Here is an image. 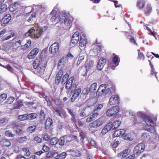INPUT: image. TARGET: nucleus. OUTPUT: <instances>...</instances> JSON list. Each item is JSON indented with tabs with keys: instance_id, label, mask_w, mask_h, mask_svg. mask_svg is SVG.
<instances>
[{
	"instance_id": "31",
	"label": "nucleus",
	"mask_w": 159,
	"mask_h": 159,
	"mask_svg": "<svg viewBox=\"0 0 159 159\" xmlns=\"http://www.w3.org/2000/svg\"><path fill=\"white\" fill-rule=\"evenodd\" d=\"M23 105L21 101H18L14 104L13 109H18Z\"/></svg>"
},
{
	"instance_id": "34",
	"label": "nucleus",
	"mask_w": 159,
	"mask_h": 159,
	"mask_svg": "<svg viewBox=\"0 0 159 159\" xmlns=\"http://www.w3.org/2000/svg\"><path fill=\"white\" fill-rule=\"evenodd\" d=\"M128 150L126 149L123 151L122 152L119 153L118 154V157L122 158L127 155Z\"/></svg>"
},
{
	"instance_id": "33",
	"label": "nucleus",
	"mask_w": 159,
	"mask_h": 159,
	"mask_svg": "<svg viewBox=\"0 0 159 159\" xmlns=\"http://www.w3.org/2000/svg\"><path fill=\"white\" fill-rule=\"evenodd\" d=\"M93 64L94 61H93L91 60L89 61L88 64L85 66L86 70V72L85 73V74L87 71L89 70L90 69L93 67Z\"/></svg>"
},
{
	"instance_id": "42",
	"label": "nucleus",
	"mask_w": 159,
	"mask_h": 159,
	"mask_svg": "<svg viewBox=\"0 0 159 159\" xmlns=\"http://www.w3.org/2000/svg\"><path fill=\"white\" fill-rule=\"evenodd\" d=\"M0 143H3V145L4 146H9L11 144L10 142L8 141V140H2Z\"/></svg>"
},
{
	"instance_id": "43",
	"label": "nucleus",
	"mask_w": 159,
	"mask_h": 159,
	"mask_svg": "<svg viewBox=\"0 0 159 159\" xmlns=\"http://www.w3.org/2000/svg\"><path fill=\"white\" fill-rule=\"evenodd\" d=\"M28 119L33 120L36 118L37 115L35 113H31L27 115Z\"/></svg>"
},
{
	"instance_id": "3",
	"label": "nucleus",
	"mask_w": 159,
	"mask_h": 159,
	"mask_svg": "<svg viewBox=\"0 0 159 159\" xmlns=\"http://www.w3.org/2000/svg\"><path fill=\"white\" fill-rule=\"evenodd\" d=\"M114 90L112 88H108L106 89L105 84L101 85L99 87L96 93V94L98 96H102L103 93L108 94V95L114 93Z\"/></svg>"
},
{
	"instance_id": "19",
	"label": "nucleus",
	"mask_w": 159,
	"mask_h": 159,
	"mask_svg": "<svg viewBox=\"0 0 159 159\" xmlns=\"http://www.w3.org/2000/svg\"><path fill=\"white\" fill-rule=\"evenodd\" d=\"M20 7V5L19 3L15 2L10 4L9 7V8L10 11L13 12L19 8Z\"/></svg>"
},
{
	"instance_id": "28",
	"label": "nucleus",
	"mask_w": 159,
	"mask_h": 159,
	"mask_svg": "<svg viewBox=\"0 0 159 159\" xmlns=\"http://www.w3.org/2000/svg\"><path fill=\"white\" fill-rule=\"evenodd\" d=\"M53 124L52 119L50 118H48L46 120L45 124V128L46 129H49Z\"/></svg>"
},
{
	"instance_id": "62",
	"label": "nucleus",
	"mask_w": 159,
	"mask_h": 159,
	"mask_svg": "<svg viewBox=\"0 0 159 159\" xmlns=\"http://www.w3.org/2000/svg\"><path fill=\"white\" fill-rule=\"evenodd\" d=\"M108 131L109 130L107 129V128L105 126L102 130L101 132L102 134H104L107 133Z\"/></svg>"
},
{
	"instance_id": "10",
	"label": "nucleus",
	"mask_w": 159,
	"mask_h": 159,
	"mask_svg": "<svg viewBox=\"0 0 159 159\" xmlns=\"http://www.w3.org/2000/svg\"><path fill=\"white\" fill-rule=\"evenodd\" d=\"M70 115L72 116L71 120L75 123V126L77 127V125L79 126H82L83 125V123L81 121H77L78 119L77 117L76 113L75 112H72L70 111Z\"/></svg>"
},
{
	"instance_id": "37",
	"label": "nucleus",
	"mask_w": 159,
	"mask_h": 159,
	"mask_svg": "<svg viewBox=\"0 0 159 159\" xmlns=\"http://www.w3.org/2000/svg\"><path fill=\"white\" fill-rule=\"evenodd\" d=\"M28 116L26 114L19 115L18 117V120L20 121L26 120L28 119Z\"/></svg>"
},
{
	"instance_id": "16",
	"label": "nucleus",
	"mask_w": 159,
	"mask_h": 159,
	"mask_svg": "<svg viewBox=\"0 0 159 159\" xmlns=\"http://www.w3.org/2000/svg\"><path fill=\"white\" fill-rule=\"evenodd\" d=\"M103 124L102 121L100 119H97L89 124V126L91 128H96L100 127Z\"/></svg>"
},
{
	"instance_id": "49",
	"label": "nucleus",
	"mask_w": 159,
	"mask_h": 159,
	"mask_svg": "<svg viewBox=\"0 0 159 159\" xmlns=\"http://www.w3.org/2000/svg\"><path fill=\"white\" fill-rule=\"evenodd\" d=\"M109 131L110 130H114V128L112 125V122H109L105 126Z\"/></svg>"
},
{
	"instance_id": "32",
	"label": "nucleus",
	"mask_w": 159,
	"mask_h": 159,
	"mask_svg": "<svg viewBox=\"0 0 159 159\" xmlns=\"http://www.w3.org/2000/svg\"><path fill=\"white\" fill-rule=\"evenodd\" d=\"M121 123V121L120 120H117L112 123L114 129H115L117 128L120 126Z\"/></svg>"
},
{
	"instance_id": "8",
	"label": "nucleus",
	"mask_w": 159,
	"mask_h": 159,
	"mask_svg": "<svg viewBox=\"0 0 159 159\" xmlns=\"http://www.w3.org/2000/svg\"><path fill=\"white\" fill-rule=\"evenodd\" d=\"M145 148V146L143 143H139L135 147L134 149V154L138 155H139L143 151Z\"/></svg>"
},
{
	"instance_id": "26",
	"label": "nucleus",
	"mask_w": 159,
	"mask_h": 159,
	"mask_svg": "<svg viewBox=\"0 0 159 159\" xmlns=\"http://www.w3.org/2000/svg\"><path fill=\"white\" fill-rule=\"evenodd\" d=\"M43 64L40 61V59L36 58L33 63V66L34 69H36Z\"/></svg>"
},
{
	"instance_id": "27",
	"label": "nucleus",
	"mask_w": 159,
	"mask_h": 159,
	"mask_svg": "<svg viewBox=\"0 0 159 159\" xmlns=\"http://www.w3.org/2000/svg\"><path fill=\"white\" fill-rule=\"evenodd\" d=\"M152 7L150 4H147L146 7L145 8L144 11L146 15H149L152 12Z\"/></svg>"
},
{
	"instance_id": "59",
	"label": "nucleus",
	"mask_w": 159,
	"mask_h": 159,
	"mask_svg": "<svg viewBox=\"0 0 159 159\" xmlns=\"http://www.w3.org/2000/svg\"><path fill=\"white\" fill-rule=\"evenodd\" d=\"M86 108H84L81 111V112L80 113V115L81 116H85L86 114L85 113V110Z\"/></svg>"
},
{
	"instance_id": "21",
	"label": "nucleus",
	"mask_w": 159,
	"mask_h": 159,
	"mask_svg": "<svg viewBox=\"0 0 159 159\" xmlns=\"http://www.w3.org/2000/svg\"><path fill=\"white\" fill-rule=\"evenodd\" d=\"M145 0H138L136 3V7L140 10H143L145 6Z\"/></svg>"
},
{
	"instance_id": "5",
	"label": "nucleus",
	"mask_w": 159,
	"mask_h": 159,
	"mask_svg": "<svg viewBox=\"0 0 159 159\" xmlns=\"http://www.w3.org/2000/svg\"><path fill=\"white\" fill-rule=\"evenodd\" d=\"M34 31V38L38 39L39 38L43 33V31L42 28L39 29H37L36 30H34V27H31L28 31L25 33V35L26 36H29Z\"/></svg>"
},
{
	"instance_id": "29",
	"label": "nucleus",
	"mask_w": 159,
	"mask_h": 159,
	"mask_svg": "<svg viewBox=\"0 0 159 159\" xmlns=\"http://www.w3.org/2000/svg\"><path fill=\"white\" fill-rule=\"evenodd\" d=\"M15 35V33L12 32L10 33V35L8 36L7 35H5L4 36L2 37L1 39V41L3 42L5 40H7L10 39L11 38L13 37Z\"/></svg>"
},
{
	"instance_id": "54",
	"label": "nucleus",
	"mask_w": 159,
	"mask_h": 159,
	"mask_svg": "<svg viewBox=\"0 0 159 159\" xmlns=\"http://www.w3.org/2000/svg\"><path fill=\"white\" fill-rule=\"evenodd\" d=\"M144 58V57L143 54L140 52V50H138V59L139 60H143Z\"/></svg>"
},
{
	"instance_id": "15",
	"label": "nucleus",
	"mask_w": 159,
	"mask_h": 159,
	"mask_svg": "<svg viewBox=\"0 0 159 159\" xmlns=\"http://www.w3.org/2000/svg\"><path fill=\"white\" fill-rule=\"evenodd\" d=\"M119 98L117 95H113L110 98L109 103L111 105H113L119 102Z\"/></svg>"
},
{
	"instance_id": "17",
	"label": "nucleus",
	"mask_w": 159,
	"mask_h": 159,
	"mask_svg": "<svg viewBox=\"0 0 159 159\" xmlns=\"http://www.w3.org/2000/svg\"><path fill=\"white\" fill-rule=\"evenodd\" d=\"M120 60V59L118 56L116 55H115V57L113 58L112 60L114 64L113 65L111 64H109V66L111 68L114 69V68L118 65Z\"/></svg>"
},
{
	"instance_id": "6",
	"label": "nucleus",
	"mask_w": 159,
	"mask_h": 159,
	"mask_svg": "<svg viewBox=\"0 0 159 159\" xmlns=\"http://www.w3.org/2000/svg\"><path fill=\"white\" fill-rule=\"evenodd\" d=\"M119 111V107L115 106L111 107L107 111L106 114L107 116H111L116 114Z\"/></svg>"
},
{
	"instance_id": "56",
	"label": "nucleus",
	"mask_w": 159,
	"mask_h": 159,
	"mask_svg": "<svg viewBox=\"0 0 159 159\" xmlns=\"http://www.w3.org/2000/svg\"><path fill=\"white\" fill-rule=\"evenodd\" d=\"M103 107V105L102 104H99L97 106V107L95 108H94L93 110L94 111H96L98 112Z\"/></svg>"
},
{
	"instance_id": "11",
	"label": "nucleus",
	"mask_w": 159,
	"mask_h": 159,
	"mask_svg": "<svg viewBox=\"0 0 159 159\" xmlns=\"http://www.w3.org/2000/svg\"><path fill=\"white\" fill-rule=\"evenodd\" d=\"M39 51V49L38 48H34L28 55V58L29 59L34 58L38 54Z\"/></svg>"
},
{
	"instance_id": "45",
	"label": "nucleus",
	"mask_w": 159,
	"mask_h": 159,
	"mask_svg": "<svg viewBox=\"0 0 159 159\" xmlns=\"http://www.w3.org/2000/svg\"><path fill=\"white\" fill-rule=\"evenodd\" d=\"M101 49L100 47L95 46L94 47L93 51L94 52L95 55H97L98 53L101 51Z\"/></svg>"
},
{
	"instance_id": "13",
	"label": "nucleus",
	"mask_w": 159,
	"mask_h": 159,
	"mask_svg": "<svg viewBox=\"0 0 159 159\" xmlns=\"http://www.w3.org/2000/svg\"><path fill=\"white\" fill-rule=\"evenodd\" d=\"M106 63V60L103 57L101 58L98 60L97 63V68L99 70H102Z\"/></svg>"
},
{
	"instance_id": "23",
	"label": "nucleus",
	"mask_w": 159,
	"mask_h": 159,
	"mask_svg": "<svg viewBox=\"0 0 159 159\" xmlns=\"http://www.w3.org/2000/svg\"><path fill=\"white\" fill-rule=\"evenodd\" d=\"M63 71L60 70L56 75L55 79V83L56 84H58L61 81L63 75Z\"/></svg>"
},
{
	"instance_id": "46",
	"label": "nucleus",
	"mask_w": 159,
	"mask_h": 159,
	"mask_svg": "<svg viewBox=\"0 0 159 159\" xmlns=\"http://www.w3.org/2000/svg\"><path fill=\"white\" fill-rule=\"evenodd\" d=\"M15 98L13 97H10L7 99L5 102L7 104H11L15 100Z\"/></svg>"
},
{
	"instance_id": "25",
	"label": "nucleus",
	"mask_w": 159,
	"mask_h": 159,
	"mask_svg": "<svg viewBox=\"0 0 159 159\" xmlns=\"http://www.w3.org/2000/svg\"><path fill=\"white\" fill-rule=\"evenodd\" d=\"M57 11L54 10H53L50 13L49 15L51 16V21L52 22H55L56 21V20L57 18Z\"/></svg>"
},
{
	"instance_id": "24",
	"label": "nucleus",
	"mask_w": 159,
	"mask_h": 159,
	"mask_svg": "<svg viewBox=\"0 0 159 159\" xmlns=\"http://www.w3.org/2000/svg\"><path fill=\"white\" fill-rule=\"evenodd\" d=\"M87 43V38L85 34H83L80 36V45L81 47L85 46Z\"/></svg>"
},
{
	"instance_id": "7",
	"label": "nucleus",
	"mask_w": 159,
	"mask_h": 159,
	"mask_svg": "<svg viewBox=\"0 0 159 159\" xmlns=\"http://www.w3.org/2000/svg\"><path fill=\"white\" fill-rule=\"evenodd\" d=\"M59 20L67 25H69L70 19H68L67 14L65 12H61L59 15Z\"/></svg>"
},
{
	"instance_id": "64",
	"label": "nucleus",
	"mask_w": 159,
	"mask_h": 159,
	"mask_svg": "<svg viewBox=\"0 0 159 159\" xmlns=\"http://www.w3.org/2000/svg\"><path fill=\"white\" fill-rule=\"evenodd\" d=\"M120 143L119 141H117L116 142L114 143V144L112 145V147L113 148H116L117 147L118 145Z\"/></svg>"
},
{
	"instance_id": "51",
	"label": "nucleus",
	"mask_w": 159,
	"mask_h": 159,
	"mask_svg": "<svg viewBox=\"0 0 159 159\" xmlns=\"http://www.w3.org/2000/svg\"><path fill=\"white\" fill-rule=\"evenodd\" d=\"M99 115V113H98V112L96 111H95L93 110L92 115L90 116L93 119V120L95 119Z\"/></svg>"
},
{
	"instance_id": "22",
	"label": "nucleus",
	"mask_w": 159,
	"mask_h": 159,
	"mask_svg": "<svg viewBox=\"0 0 159 159\" xmlns=\"http://www.w3.org/2000/svg\"><path fill=\"white\" fill-rule=\"evenodd\" d=\"M45 69V64H43L36 69V71L39 75H42L44 73Z\"/></svg>"
},
{
	"instance_id": "61",
	"label": "nucleus",
	"mask_w": 159,
	"mask_h": 159,
	"mask_svg": "<svg viewBox=\"0 0 159 159\" xmlns=\"http://www.w3.org/2000/svg\"><path fill=\"white\" fill-rule=\"evenodd\" d=\"M60 159H63L64 158L66 157V153L65 152H63L61 154L58 155Z\"/></svg>"
},
{
	"instance_id": "53",
	"label": "nucleus",
	"mask_w": 159,
	"mask_h": 159,
	"mask_svg": "<svg viewBox=\"0 0 159 159\" xmlns=\"http://www.w3.org/2000/svg\"><path fill=\"white\" fill-rule=\"evenodd\" d=\"M2 66L6 68L8 70V71L11 72H13V68L10 65H8L6 66H5L3 65H2Z\"/></svg>"
},
{
	"instance_id": "48",
	"label": "nucleus",
	"mask_w": 159,
	"mask_h": 159,
	"mask_svg": "<svg viewBox=\"0 0 159 159\" xmlns=\"http://www.w3.org/2000/svg\"><path fill=\"white\" fill-rule=\"evenodd\" d=\"M36 17V14L35 13H33L29 18L28 19L27 21L29 22H31L34 21Z\"/></svg>"
},
{
	"instance_id": "9",
	"label": "nucleus",
	"mask_w": 159,
	"mask_h": 159,
	"mask_svg": "<svg viewBox=\"0 0 159 159\" xmlns=\"http://www.w3.org/2000/svg\"><path fill=\"white\" fill-rule=\"evenodd\" d=\"M11 128L16 131L17 134H21L22 132L23 128L22 126L18 125L16 121H13L11 124Z\"/></svg>"
},
{
	"instance_id": "58",
	"label": "nucleus",
	"mask_w": 159,
	"mask_h": 159,
	"mask_svg": "<svg viewBox=\"0 0 159 159\" xmlns=\"http://www.w3.org/2000/svg\"><path fill=\"white\" fill-rule=\"evenodd\" d=\"M52 157H56L58 156V154L57 152H56L55 150L51 151Z\"/></svg>"
},
{
	"instance_id": "39",
	"label": "nucleus",
	"mask_w": 159,
	"mask_h": 159,
	"mask_svg": "<svg viewBox=\"0 0 159 159\" xmlns=\"http://www.w3.org/2000/svg\"><path fill=\"white\" fill-rule=\"evenodd\" d=\"M144 28L145 29L147 30L148 31V32H149V33H148L149 34H150V33H151V34L153 36L155 37V39H157L156 37L155 36L156 33L155 32V31L154 30H153V31H152L149 28V27H147V26H145V25H144Z\"/></svg>"
},
{
	"instance_id": "40",
	"label": "nucleus",
	"mask_w": 159,
	"mask_h": 159,
	"mask_svg": "<svg viewBox=\"0 0 159 159\" xmlns=\"http://www.w3.org/2000/svg\"><path fill=\"white\" fill-rule=\"evenodd\" d=\"M90 90L91 93L94 92L97 88V84L96 83H94L91 85L90 87Z\"/></svg>"
},
{
	"instance_id": "50",
	"label": "nucleus",
	"mask_w": 159,
	"mask_h": 159,
	"mask_svg": "<svg viewBox=\"0 0 159 159\" xmlns=\"http://www.w3.org/2000/svg\"><path fill=\"white\" fill-rule=\"evenodd\" d=\"M5 135L6 136L9 137H13L15 136V134L12 133V132L10 130H8L5 132Z\"/></svg>"
},
{
	"instance_id": "30",
	"label": "nucleus",
	"mask_w": 159,
	"mask_h": 159,
	"mask_svg": "<svg viewBox=\"0 0 159 159\" xmlns=\"http://www.w3.org/2000/svg\"><path fill=\"white\" fill-rule=\"evenodd\" d=\"M31 43V40L30 39L28 40L24 45L21 46V49L23 51L26 50L30 46Z\"/></svg>"
},
{
	"instance_id": "55",
	"label": "nucleus",
	"mask_w": 159,
	"mask_h": 159,
	"mask_svg": "<svg viewBox=\"0 0 159 159\" xmlns=\"http://www.w3.org/2000/svg\"><path fill=\"white\" fill-rule=\"evenodd\" d=\"M23 151L25 152V155L26 156H28L30 155V152L28 148H23Z\"/></svg>"
},
{
	"instance_id": "60",
	"label": "nucleus",
	"mask_w": 159,
	"mask_h": 159,
	"mask_svg": "<svg viewBox=\"0 0 159 159\" xmlns=\"http://www.w3.org/2000/svg\"><path fill=\"white\" fill-rule=\"evenodd\" d=\"M58 140H50V143L52 145H55L58 143Z\"/></svg>"
},
{
	"instance_id": "47",
	"label": "nucleus",
	"mask_w": 159,
	"mask_h": 159,
	"mask_svg": "<svg viewBox=\"0 0 159 159\" xmlns=\"http://www.w3.org/2000/svg\"><path fill=\"white\" fill-rule=\"evenodd\" d=\"M36 128V125H32L29 127L27 129V131L30 133H32L34 131Z\"/></svg>"
},
{
	"instance_id": "36",
	"label": "nucleus",
	"mask_w": 159,
	"mask_h": 159,
	"mask_svg": "<svg viewBox=\"0 0 159 159\" xmlns=\"http://www.w3.org/2000/svg\"><path fill=\"white\" fill-rule=\"evenodd\" d=\"M65 65V62L63 61L61 59L60 60L59 62L58 63L57 66V68L60 69V70H62V69L64 67Z\"/></svg>"
},
{
	"instance_id": "35",
	"label": "nucleus",
	"mask_w": 159,
	"mask_h": 159,
	"mask_svg": "<svg viewBox=\"0 0 159 159\" xmlns=\"http://www.w3.org/2000/svg\"><path fill=\"white\" fill-rule=\"evenodd\" d=\"M8 7L6 4H2L0 6V14L5 12L7 9Z\"/></svg>"
},
{
	"instance_id": "12",
	"label": "nucleus",
	"mask_w": 159,
	"mask_h": 159,
	"mask_svg": "<svg viewBox=\"0 0 159 159\" xmlns=\"http://www.w3.org/2000/svg\"><path fill=\"white\" fill-rule=\"evenodd\" d=\"M59 48V43L55 42L51 45L49 48V51L52 54H54L58 51Z\"/></svg>"
},
{
	"instance_id": "2",
	"label": "nucleus",
	"mask_w": 159,
	"mask_h": 159,
	"mask_svg": "<svg viewBox=\"0 0 159 159\" xmlns=\"http://www.w3.org/2000/svg\"><path fill=\"white\" fill-rule=\"evenodd\" d=\"M137 116L138 117L136 118V120L134 122L135 123H138L139 122L137 120H139L141 118L144 120L148 126L153 127L156 125L155 122L152 120L149 116H146L143 112H138Z\"/></svg>"
},
{
	"instance_id": "20",
	"label": "nucleus",
	"mask_w": 159,
	"mask_h": 159,
	"mask_svg": "<svg viewBox=\"0 0 159 159\" xmlns=\"http://www.w3.org/2000/svg\"><path fill=\"white\" fill-rule=\"evenodd\" d=\"M69 75L68 74H65L63 76L62 78V83L65 84L66 83V89H70V86L67 85L70 84L69 80Z\"/></svg>"
},
{
	"instance_id": "41",
	"label": "nucleus",
	"mask_w": 159,
	"mask_h": 159,
	"mask_svg": "<svg viewBox=\"0 0 159 159\" xmlns=\"http://www.w3.org/2000/svg\"><path fill=\"white\" fill-rule=\"evenodd\" d=\"M55 103L57 106H60L63 105V102L59 98H57L54 100Z\"/></svg>"
},
{
	"instance_id": "57",
	"label": "nucleus",
	"mask_w": 159,
	"mask_h": 159,
	"mask_svg": "<svg viewBox=\"0 0 159 159\" xmlns=\"http://www.w3.org/2000/svg\"><path fill=\"white\" fill-rule=\"evenodd\" d=\"M7 97V95L6 94H2L0 95V100L1 101H3L6 99Z\"/></svg>"
},
{
	"instance_id": "4",
	"label": "nucleus",
	"mask_w": 159,
	"mask_h": 159,
	"mask_svg": "<svg viewBox=\"0 0 159 159\" xmlns=\"http://www.w3.org/2000/svg\"><path fill=\"white\" fill-rule=\"evenodd\" d=\"M125 133V131L124 129L116 130L113 134V136L115 138L120 136L121 135L123 139H130L132 138V139H133L130 134H126Z\"/></svg>"
},
{
	"instance_id": "52",
	"label": "nucleus",
	"mask_w": 159,
	"mask_h": 159,
	"mask_svg": "<svg viewBox=\"0 0 159 159\" xmlns=\"http://www.w3.org/2000/svg\"><path fill=\"white\" fill-rule=\"evenodd\" d=\"M142 138L143 139H150V137L148 133H145L142 134Z\"/></svg>"
},
{
	"instance_id": "1",
	"label": "nucleus",
	"mask_w": 159,
	"mask_h": 159,
	"mask_svg": "<svg viewBox=\"0 0 159 159\" xmlns=\"http://www.w3.org/2000/svg\"><path fill=\"white\" fill-rule=\"evenodd\" d=\"M70 80L71 82V85L70 86V89L73 90H74L73 94L71 99V102H73L77 98L81 93V89L80 88H78L76 90L75 89L78 84H77V80L74 78V77H70Z\"/></svg>"
},
{
	"instance_id": "14",
	"label": "nucleus",
	"mask_w": 159,
	"mask_h": 159,
	"mask_svg": "<svg viewBox=\"0 0 159 159\" xmlns=\"http://www.w3.org/2000/svg\"><path fill=\"white\" fill-rule=\"evenodd\" d=\"M11 18V15L10 14H7L5 15L2 18L1 21V25L5 26L7 24Z\"/></svg>"
},
{
	"instance_id": "18",
	"label": "nucleus",
	"mask_w": 159,
	"mask_h": 159,
	"mask_svg": "<svg viewBox=\"0 0 159 159\" xmlns=\"http://www.w3.org/2000/svg\"><path fill=\"white\" fill-rule=\"evenodd\" d=\"M79 39V34L78 32H75L72 36L71 42L74 45L77 43Z\"/></svg>"
},
{
	"instance_id": "44",
	"label": "nucleus",
	"mask_w": 159,
	"mask_h": 159,
	"mask_svg": "<svg viewBox=\"0 0 159 159\" xmlns=\"http://www.w3.org/2000/svg\"><path fill=\"white\" fill-rule=\"evenodd\" d=\"M84 56L82 54H80L79 57L78 61L77 63V65L78 66L80 63L82 62V61L84 59Z\"/></svg>"
},
{
	"instance_id": "63",
	"label": "nucleus",
	"mask_w": 159,
	"mask_h": 159,
	"mask_svg": "<svg viewBox=\"0 0 159 159\" xmlns=\"http://www.w3.org/2000/svg\"><path fill=\"white\" fill-rule=\"evenodd\" d=\"M43 139H49L50 137L49 136L48 134H44L43 135Z\"/></svg>"
},
{
	"instance_id": "38",
	"label": "nucleus",
	"mask_w": 159,
	"mask_h": 159,
	"mask_svg": "<svg viewBox=\"0 0 159 159\" xmlns=\"http://www.w3.org/2000/svg\"><path fill=\"white\" fill-rule=\"evenodd\" d=\"M52 111L54 113H56V114L58 116H61V111L59 110L57 107H54L53 108Z\"/></svg>"
}]
</instances>
